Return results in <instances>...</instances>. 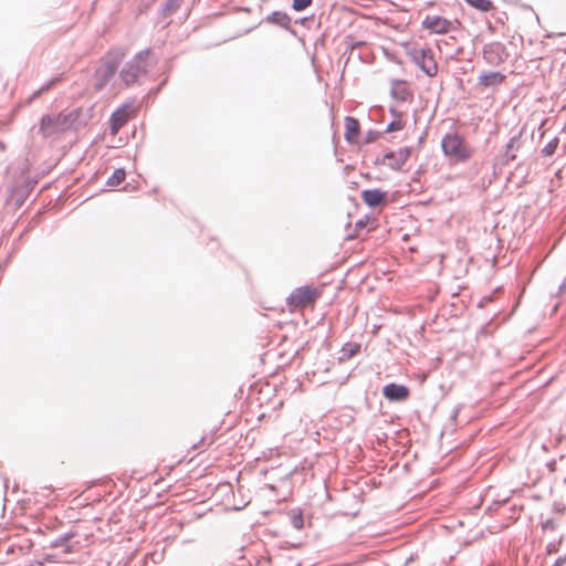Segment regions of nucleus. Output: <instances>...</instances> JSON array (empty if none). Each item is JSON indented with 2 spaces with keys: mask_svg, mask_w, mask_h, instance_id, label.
Instances as JSON below:
<instances>
[{
  "mask_svg": "<svg viewBox=\"0 0 566 566\" xmlns=\"http://www.w3.org/2000/svg\"><path fill=\"white\" fill-rule=\"evenodd\" d=\"M125 55L126 50L124 48H113L101 57L99 65L93 74V87L96 92L103 91L115 76Z\"/></svg>",
  "mask_w": 566,
  "mask_h": 566,
  "instance_id": "f257e3e1",
  "label": "nucleus"
},
{
  "mask_svg": "<svg viewBox=\"0 0 566 566\" xmlns=\"http://www.w3.org/2000/svg\"><path fill=\"white\" fill-rule=\"evenodd\" d=\"M441 149L446 157L457 163H464L472 151L465 144L464 138L457 132L447 133L441 140Z\"/></svg>",
  "mask_w": 566,
  "mask_h": 566,
  "instance_id": "f03ea898",
  "label": "nucleus"
},
{
  "mask_svg": "<svg viewBox=\"0 0 566 566\" xmlns=\"http://www.w3.org/2000/svg\"><path fill=\"white\" fill-rule=\"evenodd\" d=\"M407 54L428 77L437 75L438 64L430 48H411L407 51Z\"/></svg>",
  "mask_w": 566,
  "mask_h": 566,
  "instance_id": "7ed1b4c3",
  "label": "nucleus"
},
{
  "mask_svg": "<svg viewBox=\"0 0 566 566\" xmlns=\"http://www.w3.org/2000/svg\"><path fill=\"white\" fill-rule=\"evenodd\" d=\"M525 127H523L518 134L514 135L510 138V140L505 144L503 149L496 155L495 157V164L500 167H504L509 165V163L516 159V153L522 146V135L524 133Z\"/></svg>",
  "mask_w": 566,
  "mask_h": 566,
  "instance_id": "20e7f679",
  "label": "nucleus"
},
{
  "mask_svg": "<svg viewBox=\"0 0 566 566\" xmlns=\"http://www.w3.org/2000/svg\"><path fill=\"white\" fill-rule=\"evenodd\" d=\"M319 296V291L311 285H303L294 289L287 296V304L291 306H304L313 303Z\"/></svg>",
  "mask_w": 566,
  "mask_h": 566,
  "instance_id": "39448f33",
  "label": "nucleus"
},
{
  "mask_svg": "<svg viewBox=\"0 0 566 566\" xmlns=\"http://www.w3.org/2000/svg\"><path fill=\"white\" fill-rule=\"evenodd\" d=\"M412 147L399 148L400 158H397L396 151L388 150L382 157L374 160L375 165H387L392 170H400L411 155Z\"/></svg>",
  "mask_w": 566,
  "mask_h": 566,
  "instance_id": "423d86ee",
  "label": "nucleus"
},
{
  "mask_svg": "<svg viewBox=\"0 0 566 566\" xmlns=\"http://www.w3.org/2000/svg\"><path fill=\"white\" fill-rule=\"evenodd\" d=\"M292 18L285 11L274 10L265 18L262 19L261 23H266L270 25H274L281 28L289 32L292 36H297V31L292 27Z\"/></svg>",
  "mask_w": 566,
  "mask_h": 566,
  "instance_id": "0eeeda50",
  "label": "nucleus"
},
{
  "mask_svg": "<svg viewBox=\"0 0 566 566\" xmlns=\"http://www.w3.org/2000/svg\"><path fill=\"white\" fill-rule=\"evenodd\" d=\"M421 27L431 34H447L453 30V23L441 15L427 14L421 22Z\"/></svg>",
  "mask_w": 566,
  "mask_h": 566,
  "instance_id": "6e6552de",
  "label": "nucleus"
},
{
  "mask_svg": "<svg viewBox=\"0 0 566 566\" xmlns=\"http://www.w3.org/2000/svg\"><path fill=\"white\" fill-rule=\"evenodd\" d=\"M130 111L132 103H124L112 113L108 119L109 133L112 135H116L127 124Z\"/></svg>",
  "mask_w": 566,
  "mask_h": 566,
  "instance_id": "1a4fd4ad",
  "label": "nucleus"
},
{
  "mask_svg": "<svg viewBox=\"0 0 566 566\" xmlns=\"http://www.w3.org/2000/svg\"><path fill=\"white\" fill-rule=\"evenodd\" d=\"M146 72L147 65H142L129 60L119 71V77L126 86H130L137 82L142 74H145Z\"/></svg>",
  "mask_w": 566,
  "mask_h": 566,
  "instance_id": "9d476101",
  "label": "nucleus"
},
{
  "mask_svg": "<svg viewBox=\"0 0 566 566\" xmlns=\"http://www.w3.org/2000/svg\"><path fill=\"white\" fill-rule=\"evenodd\" d=\"M382 396L389 402H402L410 397V388L402 384L389 382L382 387Z\"/></svg>",
  "mask_w": 566,
  "mask_h": 566,
  "instance_id": "9b49d317",
  "label": "nucleus"
},
{
  "mask_svg": "<svg viewBox=\"0 0 566 566\" xmlns=\"http://www.w3.org/2000/svg\"><path fill=\"white\" fill-rule=\"evenodd\" d=\"M483 54L485 60L490 64L499 65L506 61L509 57V52L506 46L501 42H492L485 44L483 48Z\"/></svg>",
  "mask_w": 566,
  "mask_h": 566,
  "instance_id": "f8f14e48",
  "label": "nucleus"
},
{
  "mask_svg": "<svg viewBox=\"0 0 566 566\" xmlns=\"http://www.w3.org/2000/svg\"><path fill=\"white\" fill-rule=\"evenodd\" d=\"M390 97L398 103H403L412 98V92L409 90V83L401 78H390Z\"/></svg>",
  "mask_w": 566,
  "mask_h": 566,
  "instance_id": "ddd939ff",
  "label": "nucleus"
},
{
  "mask_svg": "<svg viewBox=\"0 0 566 566\" xmlns=\"http://www.w3.org/2000/svg\"><path fill=\"white\" fill-rule=\"evenodd\" d=\"M363 202L369 208H376L381 201H386L388 193L380 188L365 189L360 193Z\"/></svg>",
  "mask_w": 566,
  "mask_h": 566,
  "instance_id": "4468645a",
  "label": "nucleus"
},
{
  "mask_svg": "<svg viewBox=\"0 0 566 566\" xmlns=\"http://www.w3.org/2000/svg\"><path fill=\"white\" fill-rule=\"evenodd\" d=\"M506 80V75L500 71L482 72L479 75V85L484 88H495Z\"/></svg>",
  "mask_w": 566,
  "mask_h": 566,
  "instance_id": "2eb2a0df",
  "label": "nucleus"
},
{
  "mask_svg": "<svg viewBox=\"0 0 566 566\" xmlns=\"http://www.w3.org/2000/svg\"><path fill=\"white\" fill-rule=\"evenodd\" d=\"M360 136V123L356 117H345V140L348 144H357Z\"/></svg>",
  "mask_w": 566,
  "mask_h": 566,
  "instance_id": "dca6fc26",
  "label": "nucleus"
},
{
  "mask_svg": "<svg viewBox=\"0 0 566 566\" xmlns=\"http://www.w3.org/2000/svg\"><path fill=\"white\" fill-rule=\"evenodd\" d=\"M77 535L75 531H69L59 535L55 539L51 541L49 547L61 548L63 553L69 554L74 552V545L71 541Z\"/></svg>",
  "mask_w": 566,
  "mask_h": 566,
  "instance_id": "f3484780",
  "label": "nucleus"
},
{
  "mask_svg": "<svg viewBox=\"0 0 566 566\" xmlns=\"http://www.w3.org/2000/svg\"><path fill=\"white\" fill-rule=\"evenodd\" d=\"M389 114L391 115L392 119L387 124L385 134H391L395 132H400L405 128L406 122L403 120V113L395 106L389 107Z\"/></svg>",
  "mask_w": 566,
  "mask_h": 566,
  "instance_id": "a211bd4d",
  "label": "nucleus"
},
{
  "mask_svg": "<svg viewBox=\"0 0 566 566\" xmlns=\"http://www.w3.org/2000/svg\"><path fill=\"white\" fill-rule=\"evenodd\" d=\"M92 107L84 109L83 107H76L67 113V117L73 122L75 128L87 124L92 116Z\"/></svg>",
  "mask_w": 566,
  "mask_h": 566,
  "instance_id": "6ab92c4d",
  "label": "nucleus"
},
{
  "mask_svg": "<svg viewBox=\"0 0 566 566\" xmlns=\"http://www.w3.org/2000/svg\"><path fill=\"white\" fill-rule=\"evenodd\" d=\"M64 80V73H60L51 77L49 81L43 83L33 94L29 97L28 102H32L33 99L40 97L42 94L52 90L55 85L61 83Z\"/></svg>",
  "mask_w": 566,
  "mask_h": 566,
  "instance_id": "aec40b11",
  "label": "nucleus"
},
{
  "mask_svg": "<svg viewBox=\"0 0 566 566\" xmlns=\"http://www.w3.org/2000/svg\"><path fill=\"white\" fill-rule=\"evenodd\" d=\"M56 116L43 115L40 119V130L44 134L57 132Z\"/></svg>",
  "mask_w": 566,
  "mask_h": 566,
  "instance_id": "412c9836",
  "label": "nucleus"
},
{
  "mask_svg": "<svg viewBox=\"0 0 566 566\" xmlns=\"http://www.w3.org/2000/svg\"><path fill=\"white\" fill-rule=\"evenodd\" d=\"M361 345L358 343H346L340 349L339 361H345L360 352Z\"/></svg>",
  "mask_w": 566,
  "mask_h": 566,
  "instance_id": "4be33fe9",
  "label": "nucleus"
},
{
  "mask_svg": "<svg viewBox=\"0 0 566 566\" xmlns=\"http://www.w3.org/2000/svg\"><path fill=\"white\" fill-rule=\"evenodd\" d=\"M287 516L291 525L296 530H302L304 527V516L303 511L300 507L291 509L287 512Z\"/></svg>",
  "mask_w": 566,
  "mask_h": 566,
  "instance_id": "5701e85b",
  "label": "nucleus"
},
{
  "mask_svg": "<svg viewBox=\"0 0 566 566\" xmlns=\"http://www.w3.org/2000/svg\"><path fill=\"white\" fill-rule=\"evenodd\" d=\"M181 4V0H165V2L160 6L158 12L161 17H168L171 13L176 12Z\"/></svg>",
  "mask_w": 566,
  "mask_h": 566,
  "instance_id": "b1692460",
  "label": "nucleus"
},
{
  "mask_svg": "<svg viewBox=\"0 0 566 566\" xmlns=\"http://www.w3.org/2000/svg\"><path fill=\"white\" fill-rule=\"evenodd\" d=\"M126 178L125 168H116L113 174L107 178L106 186L116 187L119 186Z\"/></svg>",
  "mask_w": 566,
  "mask_h": 566,
  "instance_id": "393cba45",
  "label": "nucleus"
},
{
  "mask_svg": "<svg viewBox=\"0 0 566 566\" xmlns=\"http://www.w3.org/2000/svg\"><path fill=\"white\" fill-rule=\"evenodd\" d=\"M559 138L558 137H553L542 149H541V155L543 157H552L556 154L557 149H558V146H559Z\"/></svg>",
  "mask_w": 566,
  "mask_h": 566,
  "instance_id": "a878e982",
  "label": "nucleus"
},
{
  "mask_svg": "<svg viewBox=\"0 0 566 566\" xmlns=\"http://www.w3.org/2000/svg\"><path fill=\"white\" fill-rule=\"evenodd\" d=\"M470 7L481 11L488 12L493 9V2L491 0H464Z\"/></svg>",
  "mask_w": 566,
  "mask_h": 566,
  "instance_id": "bb28decb",
  "label": "nucleus"
},
{
  "mask_svg": "<svg viewBox=\"0 0 566 566\" xmlns=\"http://www.w3.org/2000/svg\"><path fill=\"white\" fill-rule=\"evenodd\" d=\"M56 119L59 123L57 130H65L70 127H75L73 122L67 117V113H60L56 115Z\"/></svg>",
  "mask_w": 566,
  "mask_h": 566,
  "instance_id": "cd10ccee",
  "label": "nucleus"
},
{
  "mask_svg": "<svg viewBox=\"0 0 566 566\" xmlns=\"http://www.w3.org/2000/svg\"><path fill=\"white\" fill-rule=\"evenodd\" d=\"M368 219H359L355 222L354 233H348L346 239L350 240L359 235V232L366 228Z\"/></svg>",
  "mask_w": 566,
  "mask_h": 566,
  "instance_id": "c85d7f7f",
  "label": "nucleus"
},
{
  "mask_svg": "<svg viewBox=\"0 0 566 566\" xmlns=\"http://www.w3.org/2000/svg\"><path fill=\"white\" fill-rule=\"evenodd\" d=\"M313 3V0H292L291 9L301 12Z\"/></svg>",
  "mask_w": 566,
  "mask_h": 566,
  "instance_id": "c756f323",
  "label": "nucleus"
},
{
  "mask_svg": "<svg viewBox=\"0 0 566 566\" xmlns=\"http://www.w3.org/2000/svg\"><path fill=\"white\" fill-rule=\"evenodd\" d=\"M149 49L139 51L130 60L137 62L138 64L147 65V57L149 55Z\"/></svg>",
  "mask_w": 566,
  "mask_h": 566,
  "instance_id": "7c9ffc66",
  "label": "nucleus"
},
{
  "mask_svg": "<svg viewBox=\"0 0 566 566\" xmlns=\"http://www.w3.org/2000/svg\"><path fill=\"white\" fill-rule=\"evenodd\" d=\"M382 135V133L378 132V130H375V129H369L366 134H365V137H364V143L365 144H371L374 142H376L378 138H380Z\"/></svg>",
  "mask_w": 566,
  "mask_h": 566,
  "instance_id": "2f4dec72",
  "label": "nucleus"
},
{
  "mask_svg": "<svg viewBox=\"0 0 566 566\" xmlns=\"http://www.w3.org/2000/svg\"><path fill=\"white\" fill-rule=\"evenodd\" d=\"M541 527L544 532L548 530L554 531L557 527V525L553 518H547L546 521L541 523Z\"/></svg>",
  "mask_w": 566,
  "mask_h": 566,
  "instance_id": "473e14b6",
  "label": "nucleus"
},
{
  "mask_svg": "<svg viewBox=\"0 0 566 566\" xmlns=\"http://www.w3.org/2000/svg\"><path fill=\"white\" fill-rule=\"evenodd\" d=\"M558 546H559V543H555V542L548 543L546 545V553L548 555L557 553L558 552Z\"/></svg>",
  "mask_w": 566,
  "mask_h": 566,
  "instance_id": "72a5a7b5",
  "label": "nucleus"
},
{
  "mask_svg": "<svg viewBox=\"0 0 566 566\" xmlns=\"http://www.w3.org/2000/svg\"><path fill=\"white\" fill-rule=\"evenodd\" d=\"M167 82H168L167 78L163 80L156 87H154L149 91V94L157 95L164 88V86L167 84Z\"/></svg>",
  "mask_w": 566,
  "mask_h": 566,
  "instance_id": "f704fd0d",
  "label": "nucleus"
},
{
  "mask_svg": "<svg viewBox=\"0 0 566 566\" xmlns=\"http://www.w3.org/2000/svg\"><path fill=\"white\" fill-rule=\"evenodd\" d=\"M363 43H364L363 41H356V42L350 43L349 46H348L349 54L353 53L354 49L359 48L360 45H363ZM349 59H350V55L347 56V59L345 61V64L348 63Z\"/></svg>",
  "mask_w": 566,
  "mask_h": 566,
  "instance_id": "c9c22d12",
  "label": "nucleus"
},
{
  "mask_svg": "<svg viewBox=\"0 0 566 566\" xmlns=\"http://www.w3.org/2000/svg\"><path fill=\"white\" fill-rule=\"evenodd\" d=\"M313 15L310 17H302L294 21L296 24H301L303 27L307 25V23L312 20Z\"/></svg>",
  "mask_w": 566,
  "mask_h": 566,
  "instance_id": "e433bc0d",
  "label": "nucleus"
},
{
  "mask_svg": "<svg viewBox=\"0 0 566 566\" xmlns=\"http://www.w3.org/2000/svg\"><path fill=\"white\" fill-rule=\"evenodd\" d=\"M566 564V554L556 558L552 566H564Z\"/></svg>",
  "mask_w": 566,
  "mask_h": 566,
  "instance_id": "4c0bfd02",
  "label": "nucleus"
},
{
  "mask_svg": "<svg viewBox=\"0 0 566 566\" xmlns=\"http://www.w3.org/2000/svg\"><path fill=\"white\" fill-rule=\"evenodd\" d=\"M296 472V469L285 473L284 475L280 476V481L281 482H285L287 480H290V478Z\"/></svg>",
  "mask_w": 566,
  "mask_h": 566,
  "instance_id": "58836bf2",
  "label": "nucleus"
},
{
  "mask_svg": "<svg viewBox=\"0 0 566 566\" xmlns=\"http://www.w3.org/2000/svg\"><path fill=\"white\" fill-rule=\"evenodd\" d=\"M33 185H34V182H32V181H27L24 184L23 189H24L25 195H28L29 192L32 191Z\"/></svg>",
  "mask_w": 566,
  "mask_h": 566,
  "instance_id": "ea45409f",
  "label": "nucleus"
},
{
  "mask_svg": "<svg viewBox=\"0 0 566 566\" xmlns=\"http://www.w3.org/2000/svg\"><path fill=\"white\" fill-rule=\"evenodd\" d=\"M459 412H460V407H457V408L453 410L452 415H451V419H452V420H455V419H457V417H458V415H459Z\"/></svg>",
  "mask_w": 566,
  "mask_h": 566,
  "instance_id": "a19ab883",
  "label": "nucleus"
},
{
  "mask_svg": "<svg viewBox=\"0 0 566 566\" xmlns=\"http://www.w3.org/2000/svg\"><path fill=\"white\" fill-rule=\"evenodd\" d=\"M426 137H427V133H426V132H423V133L421 134V136L419 137L418 143H419V144H422V143L424 142Z\"/></svg>",
  "mask_w": 566,
  "mask_h": 566,
  "instance_id": "79ce46f5",
  "label": "nucleus"
},
{
  "mask_svg": "<svg viewBox=\"0 0 566 566\" xmlns=\"http://www.w3.org/2000/svg\"><path fill=\"white\" fill-rule=\"evenodd\" d=\"M543 127V123L538 126V130H539V135H538V138L542 139L543 136H544V130L542 129Z\"/></svg>",
  "mask_w": 566,
  "mask_h": 566,
  "instance_id": "37998d69",
  "label": "nucleus"
},
{
  "mask_svg": "<svg viewBox=\"0 0 566 566\" xmlns=\"http://www.w3.org/2000/svg\"><path fill=\"white\" fill-rule=\"evenodd\" d=\"M565 290H566V279L559 285V291H565Z\"/></svg>",
  "mask_w": 566,
  "mask_h": 566,
  "instance_id": "c03bdc74",
  "label": "nucleus"
},
{
  "mask_svg": "<svg viewBox=\"0 0 566 566\" xmlns=\"http://www.w3.org/2000/svg\"><path fill=\"white\" fill-rule=\"evenodd\" d=\"M155 556H156V558L163 557V556H164V553H160L159 555H156V553H153V559H154V560H156V559H155Z\"/></svg>",
  "mask_w": 566,
  "mask_h": 566,
  "instance_id": "a18cd8bd",
  "label": "nucleus"
},
{
  "mask_svg": "<svg viewBox=\"0 0 566 566\" xmlns=\"http://www.w3.org/2000/svg\"><path fill=\"white\" fill-rule=\"evenodd\" d=\"M155 556H156V558L163 557V556H164V553H160L159 555H156V553H153V559H154V560H156V559H155Z\"/></svg>",
  "mask_w": 566,
  "mask_h": 566,
  "instance_id": "49530a36",
  "label": "nucleus"
},
{
  "mask_svg": "<svg viewBox=\"0 0 566 566\" xmlns=\"http://www.w3.org/2000/svg\"><path fill=\"white\" fill-rule=\"evenodd\" d=\"M155 556H156V558L163 557V556H164V553H160L159 555H156V553H153V559H154V560H156V559H155Z\"/></svg>",
  "mask_w": 566,
  "mask_h": 566,
  "instance_id": "de8ad7c7",
  "label": "nucleus"
},
{
  "mask_svg": "<svg viewBox=\"0 0 566 566\" xmlns=\"http://www.w3.org/2000/svg\"><path fill=\"white\" fill-rule=\"evenodd\" d=\"M155 556H156V558L163 557V556H164V553H160L159 555H156V553H153V559H154V560H156V559H155Z\"/></svg>",
  "mask_w": 566,
  "mask_h": 566,
  "instance_id": "09e8293b",
  "label": "nucleus"
},
{
  "mask_svg": "<svg viewBox=\"0 0 566 566\" xmlns=\"http://www.w3.org/2000/svg\"><path fill=\"white\" fill-rule=\"evenodd\" d=\"M373 108H375V109H379V111H384V107H382V106H379V105H376V106H374Z\"/></svg>",
  "mask_w": 566,
  "mask_h": 566,
  "instance_id": "8fccbe9b",
  "label": "nucleus"
},
{
  "mask_svg": "<svg viewBox=\"0 0 566 566\" xmlns=\"http://www.w3.org/2000/svg\"><path fill=\"white\" fill-rule=\"evenodd\" d=\"M554 510H555L556 512H563L562 510H559V506H556V505H555Z\"/></svg>",
  "mask_w": 566,
  "mask_h": 566,
  "instance_id": "3c124183",
  "label": "nucleus"
},
{
  "mask_svg": "<svg viewBox=\"0 0 566 566\" xmlns=\"http://www.w3.org/2000/svg\"><path fill=\"white\" fill-rule=\"evenodd\" d=\"M40 565H41V563L36 562V565L29 564V565H27V566H40Z\"/></svg>",
  "mask_w": 566,
  "mask_h": 566,
  "instance_id": "603ef678",
  "label": "nucleus"
},
{
  "mask_svg": "<svg viewBox=\"0 0 566 566\" xmlns=\"http://www.w3.org/2000/svg\"><path fill=\"white\" fill-rule=\"evenodd\" d=\"M497 22L504 23L503 18H497Z\"/></svg>",
  "mask_w": 566,
  "mask_h": 566,
  "instance_id": "864d4df0",
  "label": "nucleus"
},
{
  "mask_svg": "<svg viewBox=\"0 0 566 566\" xmlns=\"http://www.w3.org/2000/svg\"><path fill=\"white\" fill-rule=\"evenodd\" d=\"M563 147H564L563 154H566V145H564Z\"/></svg>",
  "mask_w": 566,
  "mask_h": 566,
  "instance_id": "5fc2aeb1",
  "label": "nucleus"
}]
</instances>
